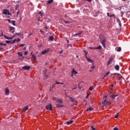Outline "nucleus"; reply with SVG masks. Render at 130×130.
Here are the masks:
<instances>
[{
  "mask_svg": "<svg viewBox=\"0 0 130 130\" xmlns=\"http://www.w3.org/2000/svg\"><path fill=\"white\" fill-rule=\"evenodd\" d=\"M75 89H77V87H74V88L72 89V90H75Z\"/></svg>",
  "mask_w": 130,
  "mask_h": 130,
  "instance_id": "58",
  "label": "nucleus"
},
{
  "mask_svg": "<svg viewBox=\"0 0 130 130\" xmlns=\"http://www.w3.org/2000/svg\"><path fill=\"white\" fill-rule=\"evenodd\" d=\"M32 57L34 58L35 61L36 60V56L35 55V54L32 55Z\"/></svg>",
  "mask_w": 130,
  "mask_h": 130,
  "instance_id": "25",
  "label": "nucleus"
},
{
  "mask_svg": "<svg viewBox=\"0 0 130 130\" xmlns=\"http://www.w3.org/2000/svg\"><path fill=\"white\" fill-rule=\"evenodd\" d=\"M109 74H110V72H108L105 75L104 78H103V79H104V78H105V77H106V76H108L109 75Z\"/></svg>",
  "mask_w": 130,
  "mask_h": 130,
  "instance_id": "22",
  "label": "nucleus"
},
{
  "mask_svg": "<svg viewBox=\"0 0 130 130\" xmlns=\"http://www.w3.org/2000/svg\"><path fill=\"white\" fill-rule=\"evenodd\" d=\"M26 49V47H24V48H23V50H25Z\"/></svg>",
  "mask_w": 130,
  "mask_h": 130,
  "instance_id": "62",
  "label": "nucleus"
},
{
  "mask_svg": "<svg viewBox=\"0 0 130 130\" xmlns=\"http://www.w3.org/2000/svg\"><path fill=\"white\" fill-rule=\"evenodd\" d=\"M40 32H41V33H42V34H43V33H44V32H43V31H42V29H41V30H40Z\"/></svg>",
  "mask_w": 130,
  "mask_h": 130,
  "instance_id": "54",
  "label": "nucleus"
},
{
  "mask_svg": "<svg viewBox=\"0 0 130 130\" xmlns=\"http://www.w3.org/2000/svg\"><path fill=\"white\" fill-rule=\"evenodd\" d=\"M7 21L9 23H12V21H11L10 19H7Z\"/></svg>",
  "mask_w": 130,
  "mask_h": 130,
  "instance_id": "45",
  "label": "nucleus"
},
{
  "mask_svg": "<svg viewBox=\"0 0 130 130\" xmlns=\"http://www.w3.org/2000/svg\"><path fill=\"white\" fill-rule=\"evenodd\" d=\"M117 22H118L120 26H121V24H120V20H119V19H117Z\"/></svg>",
  "mask_w": 130,
  "mask_h": 130,
  "instance_id": "30",
  "label": "nucleus"
},
{
  "mask_svg": "<svg viewBox=\"0 0 130 130\" xmlns=\"http://www.w3.org/2000/svg\"><path fill=\"white\" fill-rule=\"evenodd\" d=\"M74 122V121L73 120H70L69 121H68L67 122V124H68V125H70V124H72V123H73Z\"/></svg>",
  "mask_w": 130,
  "mask_h": 130,
  "instance_id": "15",
  "label": "nucleus"
},
{
  "mask_svg": "<svg viewBox=\"0 0 130 130\" xmlns=\"http://www.w3.org/2000/svg\"><path fill=\"white\" fill-rule=\"evenodd\" d=\"M17 54H18V55L19 57L22 56V57H23V54H22V52H18L17 53Z\"/></svg>",
  "mask_w": 130,
  "mask_h": 130,
  "instance_id": "17",
  "label": "nucleus"
},
{
  "mask_svg": "<svg viewBox=\"0 0 130 130\" xmlns=\"http://www.w3.org/2000/svg\"><path fill=\"white\" fill-rule=\"evenodd\" d=\"M5 93V95H9L10 90H9V88L8 87L6 88Z\"/></svg>",
  "mask_w": 130,
  "mask_h": 130,
  "instance_id": "9",
  "label": "nucleus"
},
{
  "mask_svg": "<svg viewBox=\"0 0 130 130\" xmlns=\"http://www.w3.org/2000/svg\"><path fill=\"white\" fill-rule=\"evenodd\" d=\"M107 15L108 17H110V16L109 13H107Z\"/></svg>",
  "mask_w": 130,
  "mask_h": 130,
  "instance_id": "49",
  "label": "nucleus"
},
{
  "mask_svg": "<svg viewBox=\"0 0 130 130\" xmlns=\"http://www.w3.org/2000/svg\"><path fill=\"white\" fill-rule=\"evenodd\" d=\"M89 95H90V94H89L88 93H87L86 98V99L88 98V96H89Z\"/></svg>",
  "mask_w": 130,
  "mask_h": 130,
  "instance_id": "52",
  "label": "nucleus"
},
{
  "mask_svg": "<svg viewBox=\"0 0 130 130\" xmlns=\"http://www.w3.org/2000/svg\"><path fill=\"white\" fill-rule=\"evenodd\" d=\"M118 117V115H115V118H117Z\"/></svg>",
  "mask_w": 130,
  "mask_h": 130,
  "instance_id": "47",
  "label": "nucleus"
},
{
  "mask_svg": "<svg viewBox=\"0 0 130 130\" xmlns=\"http://www.w3.org/2000/svg\"><path fill=\"white\" fill-rule=\"evenodd\" d=\"M91 129H92V130H95V129H96V128H95V127H94V126H91Z\"/></svg>",
  "mask_w": 130,
  "mask_h": 130,
  "instance_id": "39",
  "label": "nucleus"
},
{
  "mask_svg": "<svg viewBox=\"0 0 130 130\" xmlns=\"http://www.w3.org/2000/svg\"><path fill=\"white\" fill-rule=\"evenodd\" d=\"M93 109L91 107H89L87 109V111H91Z\"/></svg>",
  "mask_w": 130,
  "mask_h": 130,
  "instance_id": "26",
  "label": "nucleus"
},
{
  "mask_svg": "<svg viewBox=\"0 0 130 130\" xmlns=\"http://www.w3.org/2000/svg\"><path fill=\"white\" fill-rule=\"evenodd\" d=\"M6 43L7 44H10L11 43V44H12V41H6Z\"/></svg>",
  "mask_w": 130,
  "mask_h": 130,
  "instance_id": "23",
  "label": "nucleus"
},
{
  "mask_svg": "<svg viewBox=\"0 0 130 130\" xmlns=\"http://www.w3.org/2000/svg\"><path fill=\"white\" fill-rule=\"evenodd\" d=\"M94 68H95V66H92L91 67V69H92L93 70L94 69Z\"/></svg>",
  "mask_w": 130,
  "mask_h": 130,
  "instance_id": "55",
  "label": "nucleus"
},
{
  "mask_svg": "<svg viewBox=\"0 0 130 130\" xmlns=\"http://www.w3.org/2000/svg\"><path fill=\"white\" fill-rule=\"evenodd\" d=\"M114 130H118V128L117 127H114Z\"/></svg>",
  "mask_w": 130,
  "mask_h": 130,
  "instance_id": "48",
  "label": "nucleus"
},
{
  "mask_svg": "<svg viewBox=\"0 0 130 130\" xmlns=\"http://www.w3.org/2000/svg\"><path fill=\"white\" fill-rule=\"evenodd\" d=\"M28 35H29V36H31V35H32V33H29V34H28Z\"/></svg>",
  "mask_w": 130,
  "mask_h": 130,
  "instance_id": "56",
  "label": "nucleus"
},
{
  "mask_svg": "<svg viewBox=\"0 0 130 130\" xmlns=\"http://www.w3.org/2000/svg\"><path fill=\"white\" fill-rule=\"evenodd\" d=\"M53 88V86H50V91H52Z\"/></svg>",
  "mask_w": 130,
  "mask_h": 130,
  "instance_id": "37",
  "label": "nucleus"
},
{
  "mask_svg": "<svg viewBox=\"0 0 130 130\" xmlns=\"http://www.w3.org/2000/svg\"><path fill=\"white\" fill-rule=\"evenodd\" d=\"M64 23H66V24H70V23H71V22L70 21H67L66 20H64Z\"/></svg>",
  "mask_w": 130,
  "mask_h": 130,
  "instance_id": "36",
  "label": "nucleus"
},
{
  "mask_svg": "<svg viewBox=\"0 0 130 130\" xmlns=\"http://www.w3.org/2000/svg\"><path fill=\"white\" fill-rule=\"evenodd\" d=\"M83 2H88V3H91L92 2V0H82Z\"/></svg>",
  "mask_w": 130,
  "mask_h": 130,
  "instance_id": "33",
  "label": "nucleus"
},
{
  "mask_svg": "<svg viewBox=\"0 0 130 130\" xmlns=\"http://www.w3.org/2000/svg\"><path fill=\"white\" fill-rule=\"evenodd\" d=\"M28 108H29V107H28L27 106H25V107L23 109V110H22V112H25V111H26L28 109Z\"/></svg>",
  "mask_w": 130,
  "mask_h": 130,
  "instance_id": "13",
  "label": "nucleus"
},
{
  "mask_svg": "<svg viewBox=\"0 0 130 130\" xmlns=\"http://www.w3.org/2000/svg\"><path fill=\"white\" fill-rule=\"evenodd\" d=\"M27 54H28V52L25 51V52H24V55H27Z\"/></svg>",
  "mask_w": 130,
  "mask_h": 130,
  "instance_id": "44",
  "label": "nucleus"
},
{
  "mask_svg": "<svg viewBox=\"0 0 130 130\" xmlns=\"http://www.w3.org/2000/svg\"><path fill=\"white\" fill-rule=\"evenodd\" d=\"M86 59L88 60V61H89V62H93V60H92L89 58H86Z\"/></svg>",
  "mask_w": 130,
  "mask_h": 130,
  "instance_id": "24",
  "label": "nucleus"
},
{
  "mask_svg": "<svg viewBox=\"0 0 130 130\" xmlns=\"http://www.w3.org/2000/svg\"><path fill=\"white\" fill-rule=\"evenodd\" d=\"M117 96V95H113L111 96V97H112L113 99H114V98H115V97H116Z\"/></svg>",
  "mask_w": 130,
  "mask_h": 130,
  "instance_id": "35",
  "label": "nucleus"
},
{
  "mask_svg": "<svg viewBox=\"0 0 130 130\" xmlns=\"http://www.w3.org/2000/svg\"><path fill=\"white\" fill-rule=\"evenodd\" d=\"M70 100L72 101V102H75V99H74V98H73L72 97L70 98Z\"/></svg>",
  "mask_w": 130,
  "mask_h": 130,
  "instance_id": "31",
  "label": "nucleus"
},
{
  "mask_svg": "<svg viewBox=\"0 0 130 130\" xmlns=\"http://www.w3.org/2000/svg\"><path fill=\"white\" fill-rule=\"evenodd\" d=\"M56 84H60L61 85H63V83H62V82H58L57 81H56Z\"/></svg>",
  "mask_w": 130,
  "mask_h": 130,
  "instance_id": "32",
  "label": "nucleus"
},
{
  "mask_svg": "<svg viewBox=\"0 0 130 130\" xmlns=\"http://www.w3.org/2000/svg\"><path fill=\"white\" fill-rule=\"evenodd\" d=\"M15 10H18V7H16L15 8Z\"/></svg>",
  "mask_w": 130,
  "mask_h": 130,
  "instance_id": "60",
  "label": "nucleus"
},
{
  "mask_svg": "<svg viewBox=\"0 0 130 130\" xmlns=\"http://www.w3.org/2000/svg\"><path fill=\"white\" fill-rule=\"evenodd\" d=\"M9 30L10 31H11V32L12 34H14V33H15V30H16V28L13 26H9Z\"/></svg>",
  "mask_w": 130,
  "mask_h": 130,
  "instance_id": "3",
  "label": "nucleus"
},
{
  "mask_svg": "<svg viewBox=\"0 0 130 130\" xmlns=\"http://www.w3.org/2000/svg\"><path fill=\"white\" fill-rule=\"evenodd\" d=\"M46 108L47 110L49 109V110H52V107L51 106V104H49L48 105H47L46 107Z\"/></svg>",
  "mask_w": 130,
  "mask_h": 130,
  "instance_id": "7",
  "label": "nucleus"
},
{
  "mask_svg": "<svg viewBox=\"0 0 130 130\" xmlns=\"http://www.w3.org/2000/svg\"><path fill=\"white\" fill-rule=\"evenodd\" d=\"M56 101L57 102V103H60V104H62V101L60 99L56 100Z\"/></svg>",
  "mask_w": 130,
  "mask_h": 130,
  "instance_id": "14",
  "label": "nucleus"
},
{
  "mask_svg": "<svg viewBox=\"0 0 130 130\" xmlns=\"http://www.w3.org/2000/svg\"><path fill=\"white\" fill-rule=\"evenodd\" d=\"M112 60H113V57H110L109 61L107 62V65L109 66V64H111V63L112 62Z\"/></svg>",
  "mask_w": 130,
  "mask_h": 130,
  "instance_id": "6",
  "label": "nucleus"
},
{
  "mask_svg": "<svg viewBox=\"0 0 130 130\" xmlns=\"http://www.w3.org/2000/svg\"><path fill=\"white\" fill-rule=\"evenodd\" d=\"M103 104L104 105H109V104H110V103H109V102L107 101V100H105L104 102H103Z\"/></svg>",
  "mask_w": 130,
  "mask_h": 130,
  "instance_id": "11",
  "label": "nucleus"
},
{
  "mask_svg": "<svg viewBox=\"0 0 130 130\" xmlns=\"http://www.w3.org/2000/svg\"><path fill=\"white\" fill-rule=\"evenodd\" d=\"M25 45L24 44H21L20 45V47H22V46H24Z\"/></svg>",
  "mask_w": 130,
  "mask_h": 130,
  "instance_id": "43",
  "label": "nucleus"
},
{
  "mask_svg": "<svg viewBox=\"0 0 130 130\" xmlns=\"http://www.w3.org/2000/svg\"><path fill=\"white\" fill-rule=\"evenodd\" d=\"M100 40L103 47H104V48H106V45L105 44V42H106V39H105V38H104L103 39L101 38Z\"/></svg>",
  "mask_w": 130,
  "mask_h": 130,
  "instance_id": "2",
  "label": "nucleus"
},
{
  "mask_svg": "<svg viewBox=\"0 0 130 130\" xmlns=\"http://www.w3.org/2000/svg\"><path fill=\"white\" fill-rule=\"evenodd\" d=\"M39 14H40V15H41V16H42V14H43V13H42V12L41 11V12H39Z\"/></svg>",
  "mask_w": 130,
  "mask_h": 130,
  "instance_id": "46",
  "label": "nucleus"
},
{
  "mask_svg": "<svg viewBox=\"0 0 130 130\" xmlns=\"http://www.w3.org/2000/svg\"><path fill=\"white\" fill-rule=\"evenodd\" d=\"M4 49V47H2L0 46V50H3Z\"/></svg>",
  "mask_w": 130,
  "mask_h": 130,
  "instance_id": "50",
  "label": "nucleus"
},
{
  "mask_svg": "<svg viewBox=\"0 0 130 130\" xmlns=\"http://www.w3.org/2000/svg\"><path fill=\"white\" fill-rule=\"evenodd\" d=\"M56 107L58 108L63 107V106L62 105H59V104H56Z\"/></svg>",
  "mask_w": 130,
  "mask_h": 130,
  "instance_id": "21",
  "label": "nucleus"
},
{
  "mask_svg": "<svg viewBox=\"0 0 130 130\" xmlns=\"http://www.w3.org/2000/svg\"><path fill=\"white\" fill-rule=\"evenodd\" d=\"M3 14H4V15H6V16H11V13H10V11L8 9H4Z\"/></svg>",
  "mask_w": 130,
  "mask_h": 130,
  "instance_id": "1",
  "label": "nucleus"
},
{
  "mask_svg": "<svg viewBox=\"0 0 130 130\" xmlns=\"http://www.w3.org/2000/svg\"><path fill=\"white\" fill-rule=\"evenodd\" d=\"M89 72H90V73H91V72H92V70H90L89 71Z\"/></svg>",
  "mask_w": 130,
  "mask_h": 130,
  "instance_id": "63",
  "label": "nucleus"
},
{
  "mask_svg": "<svg viewBox=\"0 0 130 130\" xmlns=\"http://www.w3.org/2000/svg\"><path fill=\"white\" fill-rule=\"evenodd\" d=\"M53 3V0H49L47 1V4H52Z\"/></svg>",
  "mask_w": 130,
  "mask_h": 130,
  "instance_id": "20",
  "label": "nucleus"
},
{
  "mask_svg": "<svg viewBox=\"0 0 130 130\" xmlns=\"http://www.w3.org/2000/svg\"><path fill=\"white\" fill-rule=\"evenodd\" d=\"M49 40H50L51 41H52V40H53V36H50L49 38Z\"/></svg>",
  "mask_w": 130,
  "mask_h": 130,
  "instance_id": "27",
  "label": "nucleus"
},
{
  "mask_svg": "<svg viewBox=\"0 0 130 130\" xmlns=\"http://www.w3.org/2000/svg\"><path fill=\"white\" fill-rule=\"evenodd\" d=\"M18 14H19V11L17 12V15L18 16Z\"/></svg>",
  "mask_w": 130,
  "mask_h": 130,
  "instance_id": "64",
  "label": "nucleus"
},
{
  "mask_svg": "<svg viewBox=\"0 0 130 130\" xmlns=\"http://www.w3.org/2000/svg\"><path fill=\"white\" fill-rule=\"evenodd\" d=\"M2 35H1V36H3V35H4V34H3V31H2Z\"/></svg>",
  "mask_w": 130,
  "mask_h": 130,
  "instance_id": "59",
  "label": "nucleus"
},
{
  "mask_svg": "<svg viewBox=\"0 0 130 130\" xmlns=\"http://www.w3.org/2000/svg\"><path fill=\"white\" fill-rule=\"evenodd\" d=\"M30 68L31 67L30 66H24L22 68V70H26L28 71V70H30Z\"/></svg>",
  "mask_w": 130,
  "mask_h": 130,
  "instance_id": "12",
  "label": "nucleus"
},
{
  "mask_svg": "<svg viewBox=\"0 0 130 130\" xmlns=\"http://www.w3.org/2000/svg\"><path fill=\"white\" fill-rule=\"evenodd\" d=\"M30 55H33V52H31V53H30Z\"/></svg>",
  "mask_w": 130,
  "mask_h": 130,
  "instance_id": "57",
  "label": "nucleus"
},
{
  "mask_svg": "<svg viewBox=\"0 0 130 130\" xmlns=\"http://www.w3.org/2000/svg\"><path fill=\"white\" fill-rule=\"evenodd\" d=\"M16 42V39L14 40L12 42H11V44H13Z\"/></svg>",
  "mask_w": 130,
  "mask_h": 130,
  "instance_id": "40",
  "label": "nucleus"
},
{
  "mask_svg": "<svg viewBox=\"0 0 130 130\" xmlns=\"http://www.w3.org/2000/svg\"><path fill=\"white\" fill-rule=\"evenodd\" d=\"M116 50H117V51L119 52L121 51V48L120 47H119L117 48H116Z\"/></svg>",
  "mask_w": 130,
  "mask_h": 130,
  "instance_id": "18",
  "label": "nucleus"
},
{
  "mask_svg": "<svg viewBox=\"0 0 130 130\" xmlns=\"http://www.w3.org/2000/svg\"><path fill=\"white\" fill-rule=\"evenodd\" d=\"M110 17H114V18H115V15L114 14H112V15H110Z\"/></svg>",
  "mask_w": 130,
  "mask_h": 130,
  "instance_id": "41",
  "label": "nucleus"
},
{
  "mask_svg": "<svg viewBox=\"0 0 130 130\" xmlns=\"http://www.w3.org/2000/svg\"><path fill=\"white\" fill-rule=\"evenodd\" d=\"M0 45H1L2 46H6V45H7L4 43H0Z\"/></svg>",
  "mask_w": 130,
  "mask_h": 130,
  "instance_id": "28",
  "label": "nucleus"
},
{
  "mask_svg": "<svg viewBox=\"0 0 130 130\" xmlns=\"http://www.w3.org/2000/svg\"><path fill=\"white\" fill-rule=\"evenodd\" d=\"M60 53H62V50L60 52Z\"/></svg>",
  "mask_w": 130,
  "mask_h": 130,
  "instance_id": "61",
  "label": "nucleus"
},
{
  "mask_svg": "<svg viewBox=\"0 0 130 130\" xmlns=\"http://www.w3.org/2000/svg\"><path fill=\"white\" fill-rule=\"evenodd\" d=\"M48 51H49V48H48L47 50H45L43 51H42V54L44 55V54H46V53H47V52H48Z\"/></svg>",
  "mask_w": 130,
  "mask_h": 130,
  "instance_id": "10",
  "label": "nucleus"
},
{
  "mask_svg": "<svg viewBox=\"0 0 130 130\" xmlns=\"http://www.w3.org/2000/svg\"><path fill=\"white\" fill-rule=\"evenodd\" d=\"M119 78H120V79H121V78H122V76H121V75L119 74H118Z\"/></svg>",
  "mask_w": 130,
  "mask_h": 130,
  "instance_id": "42",
  "label": "nucleus"
},
{
  "mask_svg": "<svg viewBox=\"0 0 130 130\" xmlns=\"http://www.w3.org/2000/svg\"><path fill=\"white\" fill-rule=\"evenodd\" d=\"M71 73H72V75H71L72 78H73V75H77V74H78V72L77 71H76L75 70V69H73L72 70Z\"/></svg>",
  "mask_w": 130,
  "mask_h": 130,
  "instance_id": "8",
  "label": "nucleus"
},
{
  "mask_svg": "<svg viewBox=\"0 0 130 130\" xmlns=\"http://www.w3.org/2000/svg\"><path fill=\"white\" fill-rule=\"evenodd\" d=\"M80 34H82V31H80V32H79V33H78V34H75L74 36H77V35L79 36Z\"/></svg>",
  "mask_w": 130,
  "mask_h": 130,
  "instance_id": "29",
  "label": "nucleus"
},
{
  "mask_svg": "<svg viewBox=\"0 0 130 130\" xmlns=\"http://www.w3.org/2000/svg\"><path fill=\"white\" fill-rule=\"evenodd\" d=\"M16 35H17L18 36H19L20 33H16Z\"/></svg>",
  "mask_w": 130,
  "mask_h": 130,
  "instance_id": "51",
  "label": "nucleus"
},
{
  "mask_svg": "<svg viewBox=\"0 0 130 130\" xmlns=\"http://www.w3.org/2000/svg\"><path fill=\"white\" fill-rule=\"evenodd\" d=\"M11 23L13 26H16V21L15 20H12Z\"/></svg>",
  "mask_w": 130,
  "mask_h": 130,
  "instance_id": "19",
  "label": "nucleus"
},
{
  "mask_svg": "<svg viewBox=\"0 0 130 130\" xmlns=\"http://www.w3.org/2000/svg\"><path fill=\"white\" fill-rule=\"evenodd\" d=\"M16 41H17V42H20V41H21V39H16Z\"/></svg>",
  "mask_w": 130,
  "mask_h": 130,
  "instance_id": "38",
  "label": "nucleus"
},
{
  "mask_svg": "<svg viewBox=\"0 0 130 130\" xmlns=\"http://www.w3.org/2000/svg\"><path fill=\"white\" fill-rule=\"evenodd\" d=\"M44 28H45V29H48L47 26H45L44 27Z\"/></svg>",
  "mask_w": 130,
  "mask_h": 130,
  "instance_id": "53",
  "label": "nucleus"
},
{
  "mask_svg": "<svg viewBox=\"0 0 130 130\" xmlns=\"http://www.w3.org/2000/svg\"><path fill=\"white\" fill-rule=\"evenodd\" d=\"M4 38H5V39H8V40H12V39H13V38L15 37V36H13V37H9L8 36L4 35Z\"/></svg>",
  "mask_w": 130,
  "mask_h": 130,
  "instance_id": "4",
  "label": "nucleus"
},
{
  "mask_svg": "<svg viewBox=\"0 0 130 130\" xmlns=\"http://www.w3.org/2000/svg\"><path fill=\"white\" fill-rule=\"evenodd\" d=\"M93 87L94 86H91V87H89V90H90V91H92V90H93Z\"/></svg>",
  "mask_w": 130,
  "mask_h": 130,
  "instance_id": "34",
  "label": "nucleus"
},
{
  "mask_svg": "<svg viewBox=\"0 0 130 130\" xmlns=\"http://www.w3.org/2000/svg\"><path fill=\"white\" fill-rule=\"evenodd\" d=\"M115 69L116 70V71H119V66L116 65V66L115 67Z\"/></svg>",
  "mask_w": 130,
  "mask_h": 130,
  "instance_id": "16",
  "label": "nucleus"
},
{
  "mask_svg": "<svg viewBox=\"0 0 130 130\" xmlns=\"http://www.w3.org/2000/svg\"><path fill=\"white\" fill-rule=\"evenodd\" d=\"M102 48V46H99L98 47H89V49H94V50H96V49H101Z\"/></svg>",
  "mask_w": 130,
  "mask_h": 130,
  "instance_id": "5",
  "label": "nucleus"
}]
</instances>
